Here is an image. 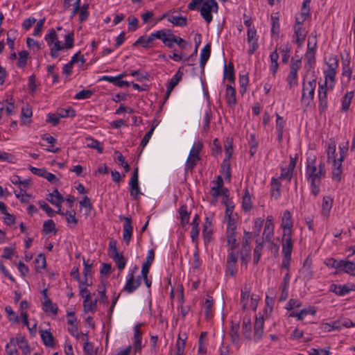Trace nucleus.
Returning <instances> with one entry per match:
<instances>
[{
  "label": "nucleus",
  "mask_w": 355,
  "mask_h": 355,
  "mask_svg": "<svg viewBox=\"0 0 355 355\" xmlns=\"http://www.w3.org/2000/svg\"><path fill=\"white\" fill-rule=\"evenodd\" d=\"M325 163L320 160L318 163L315 155L309 156L306 159L305 176L309 184L311 195L318 196L320 192L321 180L326 177Z\"/></svg>",
  "instance_id": "f257e3e1"
},
{
  "label": "nucleus",
  "mask_w": 355,
  "mask_h": 355,
  "mask_svg": "<svg viewBox=\"0 0 355 355\" xmlns=\"http://www.w3.org/2000/svg\"><path fill=\"white\" fill-rule=\"evenodd\" d=\"M44 40L50 47V55L55 58L59 55V52L63 49H70L73 46V33H70L64 36V44L58 40V35L53 28L49 31Z\"/></svg>",
  "instance_id": "f03ea898"
},
{
  "label": "nucleus",
  "mask_w": 355,
  "mask_h": 355,
  "mask_svg": "<svg viewBox=\"0 0 355 355\" xmlns=\"http://www.w3.org/2000/svg\"><path fill=\"white\" fill-rule=\"evenodd\" d=\"M188 8L191 10L199 9L202 17L209 24L213 19L211 12L218 10V4L215 0H192Z\"/></svg>",
  "instance_id": "7ed1b4c3"
},
{
  "label": "nucleus",
  "mask_w": 355,
  "mask_h": 355,
  "mask_svg": "<svg viewBox=\"0 0 355 355\" xmlns=\"http://www.w3.org/2000/svg\"><path fill=\"white\" fill-rule=\"evenodd\" d=\"M293 245L294 240L293 239V234L282 235V254L283 257L282 268L287 270H289Z\"/></svg>",
  "instance_id": "20e7f679"
},
{
  "label": "nucleus",
  "mask_w": 355,
  "mask_h": 355,
  "mask_svg": "<svg viewBox=\"0 0 355 355\" xmlns=\"http://www.w3.org/2000/svg\"><path fill=\"white\" fill-rule=\"evenodd\" d=\"M202 147L203 144L200 140L193 143L185 163L186 172L192 171L197 162L200 159V153L202 149Z\"/></svg>",
  "instance_id": "39448f33"
},
{
  "label": "nucleus",
  "mask_w": 355,
  "mask_h": 355,
  "mask_svg": "<svg viewBox=\"0 0 355 355\" xmlns=\"http://www.w3.org/2000/svg\"><path fill=\"white\" fill-rule=\"evenodd\" d=\"M302 67V58L297 59L292 58L290 64L289 73L286 77L288 87L292 89L298 85V71Z\"/></svg>",
  "instance_id": "423d86ee"
},
{
  "label": "nucleus",
  "mask_w": 355,
  "mask_h": 355,
  "mask_svg": "<svg viewBox=\"0 0 355 355\" xmlns=\"http://www.w3.org/2000/svg\"><path fill=\"white\" fill-rule=\"evenodd\" d=\"M315 87V79H313L308 81H303L301 103L305 107H308L311 104L314 98Z\"/></svg>",
  "instance_id": "0eeeda50"
},
{
  "label": "nucleus",
  "mask_w": 355,
  "mask_h": 355,
  "mask_svg": "<svg viewBox=\"0 0 355 355\" xmlns=\"http://www.w3.org/2000/svg\"><path fill=\"white\" fill-rule=\"evenodd\" d=\"M111 272V264L103 263L101 269V283L98 286L97 292L100 297L99 301L102 303L107 302V297L105 295L106 284H108L107 275Z\"/></svg>",
  "instance_id": "6e6552de"
},
{
  "label": "nucleus",
  "mask_w": 355,
  "mask_h": 355,
  "mask_svg": "<svg viewBox=\"0 0 355 355\" xmlns=\"http://www.w3.org/2000/svg\"><path fill=\"white\" fill-rule=\"evenodd\" d=\"M142 324V323L137 324L133 328L134 335L132 337V345H130L133 355H137V354H140L144 347V345L142 343L143 332L140 329Z\"/></svg>",
  "instance_id": "1a4fd4ad"
},
{
  "label": "nucleus",
  "mask_w": 355,
  "mask_h": 355,
  "mask_svg": "<svg viewBox=\"0 0 355 355\" xmlns=\"http://www.w3.org/2000/svg\"><path fill=\"white\" fill-rule=\"evenodd\" d=\"M137 270V267L135 266V268L128 272L125 284L123 287V290L129 293L134 292L141 284V277L138 276L136 279L135 278V271Z\"/></svg>",
  "instance_id": "9d476101"
},
{
  "label": "nucleus",
  "mask_w": 355,
  "mask_h": 355,
  "mask_svg": "<svg viewBox=\"0 0 355 355\" xmlns=\"http://www.w3.org/2000/svg\"><path fill=\"white\" fill-rule=\"evenodd\" d=\"M238 257L235 251L229 252L227 257L225 275L227 277H234L237 272L236 263Z\"/></svg>",
  "instance_id": "9b49d317"
},
{
  "label": "nucleus",
  "mask_w": 355,
  "mask_h": 355,
  "mask_svg": "<svg viewBox=\"0 0 355 355\" xmlns=\"http://www.w3.org/2000/svg\"><path fill=\"white\" fill-rule=\"evenodd\" d=\"M293 221L290 211L285 210L282 216L280 228L282 234H293Z\"/></svg>",
  "instance_id": "f8f14e48"
},
{
  "label": "nucleus",
  "mask_w": 355,
  "mask_h": 355,
  "mask_svg": "<svg viewBox=\"0 0 355 355\" xmlns=\"http://www.w3.org/2000/svg\"><path fill=\"white\" fill-rule=\"evenodd\" d=\"M211 190V194L215 199H216L219 196H223L225 198L228 197V190L223 187V180L220 175L218 176L216 180L213 183Z\"/></svg>",
  "instance_id": "ddd939ff"
},
{
  "label": "nucleus",
  "mask_w": 355,
  "mask_h": 355,
  "mask_svg": "<svg viewBox=\"0 0 355 355\" xmlns=\"http://www.w3.org/2000/svg\"><path fill=\"white\" fill-rule=\"evenodd\" d=\"M258 35L256 28H250L247 31V42L249 45L248 53L252 55L259 49Z\"/></svg>",
  "instance_id": "4468645a"
},
{
  "label": "nucleus",
  "mask_w": 355,
  "mask_h": 355,
  "mask_svg": "<svg viewBox=\"0 0 355 355\" xmlns=\"http://www.w3.org/2000/svg\"><path fill=\"white\" fill-rule=\"evenodd\" d=\"M330 291L338 296H345L351 291H355V284L347 283L343 285L332 284L330 286Z\"/></svg>",
  "instance_id": "2eb2a0df"
},
{
  "label": "nucleus",
  "mask_w": 355,
  "mask_h": 355,
  "mask_svg": "<svg viewBox=\"0 0 355 355\" xmlns=\"http://www.w3.org/2000/svg\"><path fill=\"white\" fill-rule=\"evenodd\" d=\"M275 225L272 216H268L264 223L262 238L266 241H271L274 236Z\"/></svg>",
  "instance_id": "dca6fc26"
},
{
  "label": "nucleus",
  "mask_w": 355,
  "mask_h": 355,
  "mask_svg": "<svg viewBox=\"0 0 355 355\" xmlns=\"http://www.w3.org/2000/svg\"><path fill=\"white\" fill-rule=\"evenodd\" d=\"M293 32V41L296 43L300 48H301L304 44L306 37L307 31L304 26L294 25Z\"/></svg>",
  "instance_id": "f3484780"
},
{
  "label": "nucleus",
  "mask_w": 355,
  "mask_h": 355,
  "mask_svg": "<svg viewBox=\"0 0 355 355\" xmlns=\"http://www.w3.org/2000/svg\"><path fill=\"white\" fill-rule=\"evenodd\" d=\"M328 86L320 85L318 87V108L320 112H324L328 106L327 89Z\"/></svg>",
  "instance_id": "a211bd4d"
},
{
  "label": "nucleus",
  "mask_w": 355,
  "mask_h": 355,
  "mask_svg": "<svg viewBox=\"0 0 355 355\" xmlns=\"http://www.w3.org/2000/svg\"><path fill=\"white\" fill-rule=\"evenodd\" d=\"M112 259L119 272H121L125 268L128 259L122 253H119L117 251L115 243L114 245L112 244Z\"/></svg>",
  "instance_id": "6ab92c4d"
},
{
  "label": "nucleus",
  "mask_w": 355,
  "mask_h": 355,
  "mask_svg": "<svg viewBox=\"0 0 355 355\" xmlns=\"http://www.w3.org/2000/svg\"><path fill=\"white\" fill-rule=\"evenodd\" d=\"M233 84H227L225 88V100L229 107H234L237 104L236 92Z\"/></svg>",
  "instance_id": "aec40b11"
},
{
  "label": "nucleus",
  "mask_w": 355,
  "mask_h": 355,
  "mask_svg": "<svg viewBox=\"0 0 355 355\" xmlns=\"http://www.w3.org/2000/svg\"><path fill=\"white\" fill-rule=\"evenodd\" d=\"M295 159H293V157H291V160L288 166L286 168L282 167L281 168V174L279 177H278L277 178H279V180H287L288 182H290L293 176V173L295 168Z\"/></svg>",
  "instance_id": "412c9836"
},
{
  "label": "nucleus",
  "mask_w": 355,
  "mask_h": 355,
  "mask_svg": "<svg viewBox=\"0 0 355 355\" xmlns=\"http://www.w3.org/2000/svg\"><path fill=\"white\" fill-rule=\"evenodd\" d=\"M226 240L230 251H235L239 246L236 230H226Z\"/></svg>",
  "instance_id": "4be33fe9"
},
{
  "label": "nucleus",
  "mask_w": 355,
  "mask_h": 355,
  "mask_svg": "<svg viewBox=\"0 0 355 355\" xmlns=\"http://www.w3.org/2000/svg\"><path fill=\"white\" fill-rule=\"evenodd\" d=\"M129 185L130 187V196L133 198H137L140 193V189L139 187L138 182V168H135L133 172L132 177L129 182Z\"/></svg>",
  "instance_id": "5701e85b"
},
{
  "label": "nucleus",
  "mask_w": 355,
  "mask_h": 355,
  "mask_svg": "<svg viewBox=\"0 0 355 355\" xmlns=\"http://www.w3.org/2000/svg\"><path fill=\"white\" fill-rule=\"evenodd\" d=\"M264 320L263 317H257L254 324V340L259 342L263 337Z\"/></svg>",
  "instance_id": "b1692460"
},
{
  "label": "nucleus",
  "mask_w": 355,
  "mask_h": 355,
  "mask_svg": "<svg viewBox=\"0 0 355 355\" xmlns=\"http://www.w3.org/2000/svg\"><path fill=\"white\" fill-rule=\"evenodd\" d=\"M331 163H332L331 179L334 182H339L342 180L343 162L334 159V162H331Z\"/></svg>",
  "instance_id": "393cba45"
},
{
  "label": "nucleus",
  "mask_w": 355,
  "mask_h": 355,
  "mask_svg": "<svg viewBox=\"0 0 355 355\" xmlns=\"http://www.w3.org/2000/svg\"><path fill=\"white\" fill-rule=\"evenodd\" d=\"M334 199L330 196H325L322 198L320 214L324 218H329L333 205Z\"/></svg>",
  "instance_id": "a878e982"
},
{
  "label": "nucleus",
  "mask_w": 355,
  "mask_h": 355,
  "mask_svg": "<svg viewBox=\"0 0 355 355\" xmlns=\"http://www.w3.org/2000/svg\"><path fill=\"white\" fill-rule=\"evenodd\" d=\"M56 213L61 215L64 216L65 219L67 222V225L70 228H75L78 224V219L76 217V212L74 210L67 211V212H63L61 209H58L56 211Z\"/></svg>",
  "instance_id": "bb28decb"
},
{
  "label": "nucleus",
  "mask_w": 355,
  "mask_h": 355,
  "mask_svg": "<svg viewBox=\"0 0 355 355\" xmlns=\"http://www.w3.org/2000/svg\"><path fill=\"white\" fill-rule=\"evenodd\" d=\"M316 52L306 51L304 54V68L307 71L313 70L316 63Z\"/></svg>",
  "instance_id": "cd10ccee"
},
{
  "label": "nucleus",
  "mask_w": 355,
  "mask_h": 355,
  "mask_svg": "<svg viewBox=\"0 0 355 355\" xmlns=\"http://www.w3.org/2000/svg\"><path fill=\"white\" fill-rule=\"evenodd\" d=\"M323 73L324 78L323 85L328 86L329 89L332 90L336 85L337 71L324 70Z\"/></svg>",
  "instance_id": "c85d7f7f"
},
{
  "label": "nucleus",
  "mask_w": 355,
  "mask_h": 355,
  "mask_svg": "<svg viewBox=\"0 0 355 355\" xmlns=\"http://www.w3.org/2000/svg\"><path fill=\"white\" fill-rule=\"evenodd\" d=\"M123 219L125 220V223L123 225V239L126 243V244H129L132 234V226L131 224V219L130 218L123 217Z\"/></svg>",
  "instance_id": "c756f323"
},
{
  "label": "nucleus",
  "mask_w": 355,
  "mask_h": 355,
  "mask_svg": "<svg viewBox=\"0 0 355 355\" xmlns=\"http://www.w3.org/2000/svg\"><path fill=\"white\" fill-rule=\"evenodd\" d=\"M155 259V252L153 250H150L148 251L147 256L146 258L145 263L142 265L141 267V275L146 276L148 275L149 272L150 268L154 261Z\"/></svg>",
  "instance_id": "7c9ffc66"
},
{
  "label": "nucleus",
  "mask_w": 355,
  "mask_h": 355,
  "mask_svg": "<svg viewBox=\"0 0 355 355\" xmlns=\"http://www.w3.org/2000/svg\"><path fill=\"white\" fill-rule=\"evenodd\" d=\"M270 195L275 199H279L281 196V182L279 178L275 177L271 179Z\"/></svg>",
  "instance_id": "2f4dec72"
},
{
  "label": "nucleus",
  "mask_w": 355,
  "mask_h": 355,
  "mask_svg": "<svg viewBox=\"0 0 355 355\" xmlns=\"http://www.w3.org/2000/svg\"><path fill=\"white\" fill-rule=\"evenodd\" d=\"M15 338L16 343L19 348L21 350L24 355H28L31 354V348L28 345V341L24 336L17 335Z\"/></svg>",
  "instance_id": "473e14b6"
},
{
  "label": "nucleus",
  "mask_w": 355,
  "mask_h": 355,
  "mask_svg": "<svg viewBox=\"0 0 355 355\" xmlns=\"http://www.w3.org/2000/svg\"><path fill=\"white\" fill-rule=\"evenodd\" d=\"M316 313V309L314 306H309L306 309H302L297 313H291L290 317L296 318L298 320H302L309 314L314 315Z\"/></svg>",
  "instance_id": "72a5a7b5"
},
{
  "label": "nucleus",
  "mask_w": 355,
  "mask_h": 355,
  "mask_svg": "<svg viewBox=\"0 0 355 355\" xmlns=\"http://www.w3.org/2000/svg\"><path fill=\"white\" fill-rule=\"evenodd\" d=\"M340 272H345L355 277V263L347 259H343Z\"/></svg>",
  "instance_id": "f704fd0d"
},
{
  "label": "nucleus",
  "mask_w": 355,
  "mask_h": 355,
  "mask_svg": "<svg viewBox=\"0 0 355 355\" xmlns=\"http://www.w3.org/2000/svg\"><path fill=\"white\" fill-rule=\"evenodd\" d=\"M46 199L50 203L56 206L58 209H60L61 204L63 201V197L59 193L58 189H55L52 193H49Z\"/></svg>",
  "instance_id": "c9c22d12"
},
{
  "label": "nucleus",
  "mask_w": 355,
  "mask_h": 355,
  "mask_svg": "<svg viewBox=\"0 0 355 355\" xmlns=\"http://www.w3.org/2000/svg\"><path fill=\"white\" fill-rule=\"evenodd\" d=\"M227 79L230 84H234L235 83V75L234 65L232 62L229 63L228 65L225 64L223 69V80Z\"/></svg>",
  "instance_id": "e433bc0d"
},
{
  "label": "nucleus",
  "mask_w": 355,
  "mask_h": 355,
  "mask_svg": "<svg viewBox=\"0 0 355 355\" xmlns=\"http://www.w3.org/2000/svg\"><path fill=\"white\" fill-rule=\"evenodd\" d=\"M353 73L352 67L350 65V58H346L342 61V76L347 78L349 82Z\"/></svg>",
  "instance_id": "4c0bfd02"
},
{
  "label": "nucleus",
  "mask_w": 355,
  "mask_h": 355,
  "mask_svg": "<svg viewBox=\"0 0 355 355\" xmlns=\"http://www.w3.org/2000/svg\"><path fill=\"white\" fill-rule=\"evenodd\" d=\"M320 328L322 332L327 333L334 330H340V320H336L331 322H323L320 324Z\"/></svg>",
  "instance_id": "58836bf2"
},
{
  "label": "nucleus",
  "mask_w": 355,
  "mask_h": 355,
  "mask_svg": "<svg viewBox=\"0 0 355 355\" xmlns=\"http://www.w3.org/2000/svg\"><path fill=\"white\" fill-rule=\"evenodd\" d=\"M40 334L45 346L53 347L55 345L54 338L49 331L41 330L40 331Z\"/></svg>",
  "instance_id": "ea45409f"
},
{
  "label": "nucleus",
  "mask_w": 355,
  "mask_h": 355,
  "mask_svg": "<svg viewBox=\"0 0 355 355\" xmlns=\"http://www.w3.org/2000/svg\"><path fill=\"white\" fill-rule=\"evenodd\" d=\"M211 54V45L207 44L200 51V65L204 69L205 64L209 58Z\"/></svg>",
  "instance_id": "a19ab883"
},
{
  "label": "nucleus",
  "mask_w": 355,
  "mask_h": 355,
  "mask_svg": "<svg viewBox=\"0 0 355 355\" xmlns=\"http://www.w3.org/2000/svg\"><path fill=\"white\" fill-rule=\"evenodd\" d=\"M250 289L245 285L241 289V304L243 309H247L248 306L249 300L250 299Z\"/></svg>",
  "instance_id": "79ce46f5"
},
{
  "label": "nucleus",
  "mask_w": 355,
  "mask_h": 355,
  "mask_svg": "<svg viewBox=\"0 0 355 355\" xmlns=\"http://www.w3.org/2000/svg\"><path fill=\"white\" fill-rule=\"evenodd\" d=\"M43 310L46 313H52L54 315L58 313V308L56 304H53L51 300L46 297V299L42 302Z\"/></svg>",
  "instance_id": "37998d69"
},
{
  "label": "nucleus",
  "mask_w": 355,
  "mask_h": 355,
  "mask_svg": "<svg viewBox=\"0 0 355 355\" xmlns=\"http://www.w3.org/2000/svg\"><path fill=\"white\" fill-rule=\"evenodd\" d=\"M326 68L324 70L327 71H337L338 68V58L337 55H331L328 57L327 60L325 62Z\"/></svg>",
  "instance_id": "c03bdc74"
},
{
  "label": "nucleus",
  "mask_w": 355,
  "mask_h": 355,
  "mask_svg": "<svg viewBox=\"0 0 355 355\" xmlns=\"http://www.w3.org/2000/svg\"><path fill=\"white\" fill-rule=\"evenodd\" d=\"M284 126L285 121L284 120L283 117L279 114H277L275 129L279 141L282 140Z\"/></svg>",
  "instance_id": "a18cd8bd"
},
{
  "label": "nucleus",
  "mask_w": 355,
  "mask_h": 355,
  "mask_svg": "<svg viewBox=\"0 0 355 355\" xmlns=\"http://www.w3.org/2000/svg\"><path fill=\"white\" fill-rule=\"evenodd\" d=\"M164 17H166L164 15ZM167 19L169 22L172 23L173 25L178 26H184L187 25V17L180 16V15H167Z\"/></svg>",
  "instance_id": "49530a36"
},
{
  "label": "nucleus",
  "mask_w": 355,
  "mask_h": 355,
  "mask_svg": "<svg viewBox=\"0 0 355 355\" xmlns=\"http://www.w3.org/2000/svg\"><path fill=\"white\" fill-rule=\"evenodd\" d=\"M92 264H93V262L91 260H89V259L85 260L83 258V266H84L83 274L85 276V281L86 285H89V278H91V277H92Z\"/></svg>",
  "instance_id": "de8ad7c7"
},
{
  "label": "nucleus",
  "mask_w": 355,
  "mask_h": 355,
  "mask_svg": "<svg viewBox=\"0 0 355 355\" xmlns=\"http://www.w3.org/2000/svg\"><path fill=\"white\" fill-rule=\"evenodd\" d=\"M354 97V92H347L341 100V110L343 112H347Z\"/></svg>",
  "instance_id": "09e8293b"
},
{
  "label": "nucleus",
  "mask_w": 355,
  "mask_h": 355,
  "mask_svg": "<svg viewBox=\"0 0 355 355\" xmlns=\"http://www.w3.org/2000/svg\"><path fill=\"white\" fill-rule=\"evenodd\" d=\"M336 143L335 141H331L328 145L327 148V162L331 163V162H334V159H337L336 157Z\"/></svg>",
  "instance_id": "8fccbe9b"
},
{
  "label": "nucleus",
  "mask_w": 355,
  "mask_h": 355,
  "mask_svg": "<svg viewBox=\"0 0 355 355\" xmlns=\"http://www.w3.org/2000/svg\"><path fill=\"white\" fill-rule=\"evenodd\" d=\"M240 258L241 264L247 266L248 263L250 260L251 258V247H243L241 248L240 252Z\"/></svg>",
  "instance_id": "3c124183"
},
{
  "label": "nucleus",
  "mask_w": 355,
  "mask_h": 355,
  "mask_svg": "<svg viewBox=\"0 0 355 355\" xmlns=\"http://www.w3.org/2000/svg\"><path fill=\"white\" fill-rule=\"evenodd\" d=\"M242 207L246 211L250 210L252 207V198L247 188L244 190L242 198Z\"/></svg>",
  "instance_id": "603ef678"
},
{
  "label": "nucleus",
  "mask_w": 355,
  "mask_h": 355,
  "mask_svg": "<svg viewBox=\"0 0 355 355\" xmlns=\"http://www.w3.org/2000/svg\"><path fill=\"white\" fill-rule=\"evenodd\" d=\"M342 260L343 259L338 260L332 257H329L324 260V263L329 268H335L336 270V273H339Z\"/></svg>",
  "instance_id": "864d4df0"
},
{
  "label": "nucleus",
  "mask_w": 355,
  "mask_h": 355,
  "mask_svg": "<svg viewBox=\"0 0 355 355\" xmlns=\"http://www.w3.org/2000/svg\"><path fill=\"white\" fill-rule=\"evenodd\" d=\"M153 41L154 39L152 34L150 33L148 37H139L133 44V46L141 45L144 48H148Z\"/></svg>",
  "instance_id": "5fc2aeb1"
},
{
  "label": "nucleus",
  "mask_w": 355,
  "mask_h": 355,
  "mask_svg": "<svg viewBox=\"0 0 355 355\" xmlns=\"http://www.w3.org/2000/svg\"><path fill=\"white\" fill-rule=\"evenodd\" d=\"M239 329L240 325L239 322H232L230 335L233 343H238L239 341Z\"/></svg>",
  "instance_id": "6e6d98bb"
},
{
  "label": "nucleus",
  "mask_w": 355,
  "mask_h": 355,
  "mask_svg": "<svg viewBox=\"0 0 355 355\" xmlns=\"http://www.w3.org/2000/svg\"><path fill=\"white\" fill-rule=\"evenodd\" d=\"M249 84V77L248 74L239 75V93L243 96L247 92Z\"/></svg>",
  "instance_id": "4d7b16f0"
},
{
  "label": "nucleus",
  "mask_w": 355,
  "mask_h": 355,
  "mask_svg": "<svg viewBox=\"0 0 355 355\" xmlns=\"http://www.w3.org/2000/svg\"><path fill=\"white\" fill-rule=\"evenodd\" d=\"M82 340L85 341L83 349L86 355H94L95 351L94 350L93 345L88 342L87 333L82 334Z\"/></svg>",
  "instance_id": "13d9d810"
},
{
  "label": "nucleus",
  "mask_w": 355,
  "mask_h": 355,
  "mask_svg": "<svg viewBox=\"0 0 355 355\" xmlns=\"http://www.w3.org/2000/svg\"><path fill=\"white\" fill-rule=\"evenodd\" d=\"M221 175L226 180H230L231 178V165L230 162L223 161L221 164Z\"/></svg>",
  "instance_id": "bf43d9fd"
},
{
  "label": "nucleus",
  "mask_w": 355,
  "mask_h": 355,
  "mask_svg": "<svg viewBox=\"0 0 355 355\" xmlns=\"http://www.w3.org/2000/svg\"><path fill=\"white\" fill-rule=\"evenodd\" d=\"M16 340L15 338H11L6 345V352L7 355H19L16 348Z\"/></svg>",
  "instance_id": "052dcab7"
},
{
  "label": "nucleus",
  "mask_w": 355,
  "mask_h": 355,
  "mask_svg": "<svg viewBox=\"0 0 355 355\" xmlns=\"http://www.w3.org/2000/svg\"><path fill=\"white\" fill-rule=\"evenodd\" d=\"M153 39H159L164 43V40H167L169 36H172L171 31L170 30H159L156 32L151 33Z\"/></svg>",
  "instance_id": "680f3d73"
},
{
  "label": "nucleus",
  "mask_w": 355,
  "mask_h": 355,
  "mask_svg": "<svg viewBox=\"0 0 355 355\" xmlns=\"http://www.w3.org/2000/svg\"><path fill=\"white\" fill-rule=\"evenodd\" d=\"M263 245L262 242L256 241V246L253 252V261L254 264H257L260 260Z\"/></svg>",
  "instance_id": "e2e57ef3"
},
{
  "label": "nucleus",
  "mask_w": 355,
  "mask_h": 355,
  "mask_svg": "<svg viewBox=\"0 0 355 355\" xmlns=\"http://www.w3.org/2000/svg\"><path fill=\"white\" fill-rule=\"evenodd\" d=\"M57 112L60 119L67 118V117L73 118L76 115V111L71 107L59 109V110H58Z\"/></svg>",
  "instance_id": "0e129e2a"
},
{
  "label": "nucleus",
  "mask_w": 355,
  "mask_h": 355,
  "mask_svg": "<svg viewBox=\"0 0 355 355\" xmlns=\"http://www.w3.org/2000/svg\"><path fill=\"white\" fill-rule=\"evenodd\" d=\"M225 158L223 161L230 162V159L232 157L233 153V145L232 141L229 138L227 139L225 143Z\"/></svg>",
  "instance_id": "69168bd1"
},
{
  "label": "nucleus",
  "mask_w": 355,
  "mask_h": 355,
  "mask_svg": "<svg viewBox=\"0 0 355 355\" xmlns=\"http://www.w3.org/2000/svg\"><path fill=\"white\" fill-rule=\"evenodd\" d=\"M251 320L249 317H245L242 322V329L245 337L250 338L251 332Z\"/></svg>",
  "instance_id": "338daca9"
},
{
  "label": "nucleus",
  "mask_w": 355,
  "mask_h": 355,
  "mask_svg": "<svg viewBox=\"0 0 355 355\" xmlns=\"http://www.w3.org/2000/svg\"><path fill=\"white\" fill-rule=\"evenodd\" d=\"M96 302L93 301L91 297L85 299L83 302V309L85 313L94 312L96 310Z\"/></svg>",
  "instance_id": "774afa93"
}]
</instances>
